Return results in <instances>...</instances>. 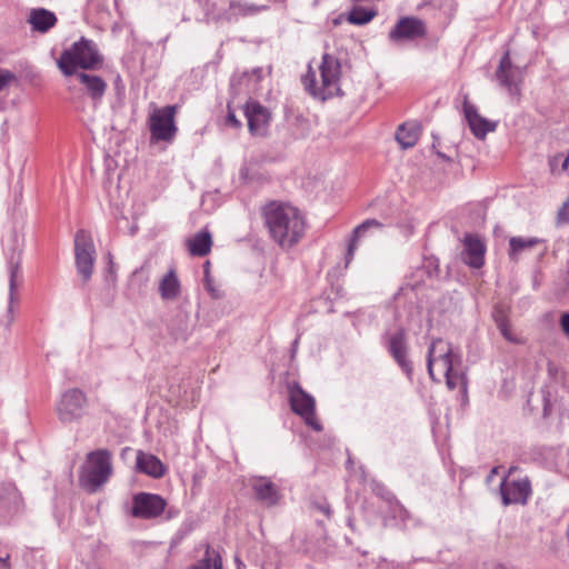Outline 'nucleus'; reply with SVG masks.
I'll list each match as a JSON object with an SVG mask.
<instances>
[{
	"label": "nucleus",
	"instance_id": "e433bc0d",
	"mask_svg": "<svg viewBox=\"0 0 569 569\" xmlns=\"http://www.w3.org/2000/svg\"><path fill=\"white\" fill-rule=\"evenodd\" d=\"M226 123L228 126L237 128V129L241 127L240 120L237 119L234 112L231 111L230 109H229L227 118H226Z\"/></svg>",
	"mask_w": 569,
	"mask_h": 569
},
{
	"label": "nucleus",
	"instance_id": "6ab92c4d",
	"mask_svg": "<svg viewBox=\"0 0 569 569\" xmlns=\"http://www.w3.org/2000/svg\"><path fill=\"white\" fill-rule=\"evenodd\" d=\"M250 486L256 498L266 506H274L280 500V493L277 486L267 477H254Z\"/></svg>",
	"mask_w": 569,
	"mask_h": 569
},
{
	"label": "nucleus",
	"instance_id": "9b49d317",
	"mask_svg": "<svg viewBox=\"0 0 569 569\" xmlns=\"http://www.w3.org/2000/svg\"><path fill=\"white\" fill-rule=\"evenodd\" d=\"M427 36V26L417 17H403L398 20L389 32V39L393 42L413 41Z\"/></svg>",
	"mask_w": 569,
	"mask_h": 569
},
{
	"label": "nucleus",
	"instance_id": "ddd939ff",
	"mask_svg": "<svg viewBox=\"0 0 569 569\" xmlns=\"http://www.w3.org/2000/svg\"><path fill=\"white\" fill-rule=\"evenodd\" d=\"M500 495L503 506L526 505L531 495V483L528 478L509 480L503 477L500 483Z\"/></svg>",
	"mask_w": 569,
	"mask_h": 569
},
{
	"label": "nucleus",
	"instance_id": "c756f323",
	"mask_svg": "<svg viewBox=\"0 0 569 569\" xmlns=\"http://www.w3.org/2000/svg\"><path fill=\"white\" fill-rule=\"evenodd\" d=\"M377 14L375 10H367L362 7H355L347 17L348 22L356 26H363L370 22Z\"/></svg>",
	"mask_w": 569,
	"mask_h": 569
},
{
	"label": "nucleus",
	"instance_id": "4468645a",
	"mask_svg": "<svg viewBox=\"0 0 569 569\" xmlns=\"http://www.w3.org/2000/svg\"><path fill=\"white\" fill-rule=\"evenodd\" d=\"M23 498L11 483L0 486V518L9 520L23 511Z\"/></svg>",
	"mask_w": 569,
	"mask_h": 569
},
{
	"label": "nucleus",
	"instance_id": "c03bdc74",
	"mask_svg": "<svg viewBox=\"0 0 569 569\" xmlns=\"http://www.w3.org/2000/svg\"><path fill=\"white\" fill-rule=\"evenodd\" d=\"M252 73L257 77V79H261L262 78V73H263V69L258 67V68H254L252 70Z\"/></svg>",
	"mask_w": 569,
	"mask_h": 569
},
{
	"label": "nucleus",
	"instance_id": "0eeeda50",
	"mask_svg": "<svg viewBox=\"0 0 569 569\" xmlns=\"http://www.w3.org/2000/svg\"><path fill=\"white\" fill-rule=\"evenodd\" d=\"M177 106L157 108L149 117V129L152 141H172L177 133L174 117Z\"/></svg>",
	"mask_w": 569,
	"mask_h": 569
},
{
	"label": "nucleus",
	"instance_id": "423d86ee",
	"mask_svg": "<svg viewBox=\"0 0 569 569\" xmlns=\"http://www.w3.org/2000/svg\"><path fill=\"white\" fill-rule=\"evenodd\" d=\"M495 79L499 87L505 89L512 100H520L525 80V69L512 63L508 50L499 61L495 72Z\"/></svg>",
	"mask_w": 569,
	"mask_h": 569
},
{
	"label": "nucleus",
	"instance_id": "79ce46f5",
	"mask_svg": "<svg viewBox=\"0 0 569 569\" xmlns=\"http://www.w3.org/2000/svg\"><path fill=\"white\" fill-rule=\"evenodd\" d=\"M373 490H375V492H377L378 495H381L382 497H385L383 496L385 491H386L387 496L390 495V492L387 491L386 488L383 486H381V485H378Z\"/></svg>",
	"mask_w": 569,
	"mask_h": 569
},
{
	"label": "nucleus",
	"instance_id": "7c9ffc66",
	"mask_svg": "<svg viewBox=\"0 0 569 569\" xmlns=\"http://www.w3.org/2000/svg\"><path fill=\"white\" fill-rule=\"evenodd\" d=\"M549 167L552 174L567 171L569 168V151L567 156L557 153L549 158Z\"/></svg>",
	"mask_w": 569,
	"mask_h": 569
},
{
	"label": "nucleus",
	"instance_id": "c9c22d12",
	"mask_svg": "<svg viewBox=\"0 0 569 569\" xmlns=\"http://www.w3.org/2000/svg\"><path fill=\"white\" fill-rule=\"evenodd\" d=\"M138 280L140 281L141 286H144L148 281V276L143 274L142 269H136L130 279L131 283Z\"/></svg>",
	"mask_w": 569,
	"mask_h": 569
},
{
	"label": "nucleus",
	"instance_id": "aec40b11",
	"mask_svg": "<svg viewBox=\"0 0 569 569\" xmlns=\"http://www.w3.org/2000/svg\"><path fill=\"white\" fill-rule=\"evenodd\" d=\"M78 81L82 84L86 93L90 97V99L94 103L101 102L108 84L107 82L99 76L87 73L84 71H80L74 74Z\"/></svg>",
	"mask_w": 569,
	"mask_h": 569
},
{
	"label": "nucleus",
	"instance_id": "8fccbe9b",
	"mask_svg": "<svg viewBox=\"0 0 569 569\" xmlns=\"http://www.w3.org/2000/svg\"><path fill=\"white\" fill-rule=\"evenodd\" d=\"M515 470H517V467H510L509 470H508V473L505 477H507V479H509V477L512 475V472Z\"/></svg>",
	"mask_w": 569,
	"mask_h": 569
},
{
	"label": "nucleus",
	"instance_id": "f03ea898",
	"mask_svg": "<svg viewBox=\"0 0 569 569\" xmlns=\"http://www.w3.org/2000/svg\"><path fill=\"white\" fill-rule=\"evenodd\" d=\"M427 367L433 381L446 379L449 389L459 386L466 388V375L462 371L461 356L453 350L451 345L442 339H436L428 349Z\"/></svg>",
	"mask_w": 569,
	"mask_h": 569
},
{
	"label": "nucleus",
	"instance_id": "2f4dec72",
	"mask_svg": "<svg viewBox=\"0 0 569 569\" xmlns=\"http://www.w3.org/2000/svg\"><path fill=\"white\" fill-rule=\"evenodd\" d=\"M17 81L16 74L8 69H0V92Z\"/></svg>",
	"mask_w": 569,
	"mask_h": 569
},
{
	"label": "nucleus",
	"instance_id": "412c9836",
	"mask_svg": "<svg viewBox=\"0 0 569 569\" xmlns=\"http://www.w3.org/2000/svg\"><path fill=\"white\" fill-rule=\"evenodd\" d=\"M268 6L249 3L244 0H228V9L224 12V18L228 21L238 20L239 18L257 16L266 11Z\"/></svg>",
	"mask_w": 569,
	"mask_h": 569
},
{
	"label": "nucleus",
	"instance_id": "473e14b6",
	"mask_svg": "<svg viewBox=\"0 0 569 569\" xmlns=\"http://www.w3.org/2000/svg\"><path fill=\"white\" fill-rule=\"evenodd\" d=\"M502 337L511 343H521V339L512 331L510 322L507 325H501L499 329Z\"/></svg>",
	"mask_w": 569,
	"mask_h": 569
},
{
	"label": "nucleus",
	"instance_id": "9d476101",
	"mask_svg": "<svg viewBox=\"0 0 569 569\" xmlns=\"http://www.w3.org/2000/svg\"><path fill=\"white\" fill-rule=\"evenodd\" d=\"M87 405V396L82 390L78 388L68 389L57 402L58 418L64 423L73 422L83 416Z\"/></svg>",
	"mask_w": 569,
	"mask_h": 569
},
{
	"label": "nucleus",
	"instance_id": "a18cd8bd",
	"mask_svg": "<svg viewBox=\"0 0 569 569\" xmlns=\"http://www.w3.org/2000/svg\"><path fill=\"white\" fill-rule=\"evenodd\" d=\"M213 568L214 569H222V561H221L220 557H216L213 559Z\"/></svg>",
	"mask_w": 569,
	"mask_h": 569
},
{
	"label": "nucleus",
	"instance_id": "f8f14e48",
	"mask_svg": "<svg viewBox=\"0 0 569 569\" xmlns=\"http://www.w3.org/2000/svg\"><path fill=\"white\" fill-rule=\"evenodd\" d=\"M131 515L139 519H152L159 517L166 509V500L153 493L139 492L133 497Z\"/></svg>",
	"mask_w": 569,
	"mask_h": 569
},
{
	"label": "nucleus",
	"instance_id": "4be33fe9",
	"mask_svg": "<svg viewBox=\"0 0 569 569\" xmlns=\"http://www.w3.org/2000/svg\"><path fill=\"white\" fill-rule=\"evenodd\" d=\"M136 465L139 472L146 473L156 479L163 477L167 471L164 465L158 457L151 453H146L141 450L137 452Z\"/></svg>",
	"mask_w": 569,
	"mask_h": 569
},
{
	"label": "nucleus",
	"instance_id": "c85d7f7f",
	"mask_svg": "<svg viewBox=\"0 0 569 569\" xmlns=\"http://www.w3.org/2000/svg\"><path fill=\"white\" fill-rule=\"evenodd\" d=\"M20 272V266L19 262H11L9 267V306H8V315L10 316V321L13 320V302L16 299V289H17V278Z\"/></svg>",
	"mask_w": 569,
	"mask_h": 569
},
{
	"label": "nucleus",
	"instance_id": "2eb2a0df",
	"mask_svg": "<svg viewBox=\"0 0 569 569\" xmlns=\"http://www.w3.org/2000/svg\"><path fill=\"white\" fill-rule=\"evenodd\" d=\"M388 350L402 371L408 377H411L412 366L407 358L408 346L403 329H399L395 333L390 335L388 339Z\"/></svg>",
	"mask_w": 569,
	"mask_h": 569
},
{
	"label": "nucleus",
	"instance_id": "20e7f679",
	"mask_svg": "<svg viewBox=\"0 0 569 569\" xmlns=\"http://www.w3.org/2000/svg\"><path fill=\"white\" fill-rule=\"evenodd\" d=\"M102 61L96 43L82 37L61 53L58 67L64 76L71 77L79 72L78 69L94 70Z\"/></svg>",
	"mask_w": 569,
	"mask_h": 569
},
{
	"label": "nucleus",
	"instance_id": "6e6552de",
	"mask_svg": "<svg viewBox=\"0 0 569 569\" xmlns=\"http://www.w3.org/2000/svg\"><path fill=\"white\" fill-rule=\"evenodd\" d=\"M76 267L79 276L87 282L93 272L96 261V248L91 234L86 230H79L74 237Z\"/></svg>",
	"mask_w": 569,
	"mask_h": 569
},
{
	"label": "nucleus",
	"instance_id": "f257e3e1",
	"mask_svg": "<svg viewBox=\"0 0 569 569\" xmlns=\"http://www.w3.org/2000/svg\"><path fill=\"white\" fill-rule=\"evenodd\" d=\"M270 237L282 248H292L303 237L306 219L293 206L279 202L268 203L262 211Z\"/></svg>",
	"mask_w": 569,
	"mask_h": 569
},
{
	"label": "nucleus",
	"instance_id": "b1692460",
	"mask_svg": "<svg viewBox=\"0 0 569 569\" xmlns=\"http://www.w3.org/2000/svg\"><path fill=\"white\" fill-rule=\"evenodd\" d=\"M383 224L377 219H367L359 226H357L351 234V238L348 243L347 253H346V266H348L355 257V252L357 250L358 240L365 236V233L370 229H382Z\"/></svg>",
	"mask_w": 569,
	"mask_h": 569
},
{
	"label": "nucleus",
	"instance_id": "5701e85b",
	"mask_svg": "<svg viewBox=\"0 0 569 569\" xmlns=\"http://www.w3.org/2000/svg\"><path fill=\"white\" fill-rule=\"evenodd\" d=\"M159 295L164 301H176L181 296V282L174 268H170L159 282Z\"/></svg>",
	"mask_w": 569,
	"mask_h": 569
},
{
	"label": "nucleus",
	"instance_id": "1a4fd4ad",
	"mask_svg": "<svg viewBox=\"0 0 569 569\" xmlns=\"http://www.w3.org/2000/svg\"><path fill=\"white\" fill-rule=\"evenodd\" d=\"M289 398L292 411L300 416L307 426L316 431H321L322 426L316 418L315 398L297 383L289 387Z\"/></svg>",
	"mask_w": 569,
	"mask_h": 569
},
{
	"label": "nucleus",
	"instance_id": "a878e982",
	"mask_svg": "<svg viewBox=\"0 0 569 569\" xmlns=\"http://www.w3.org/2000/svg\"><path fill=\"white\" fill-rule=\"evenodd\" d=\"M188 249L191 256L204 257L212 247L211 233L203 229L188 240Z\"/></svg>",
	"mask_w": 569,
	"mask_h": 569
},
{
	"label": "nucleus",
	"instance_id": "39448f33",
	"mask_svg": "<svg viewBox=\"0 0 569 569\" xmlns=\"http://www.w3.org/2000/svg\"><path fill=\"white\" fill-rule=\"evenodd\" d=\"M111 473V453L107 449H99L88 453L79 480L86 490L96 492L109 480Z\"/></svg>",
	"mask_w": 569,
	"mask_h": 569
},
{
	"label": "nucleus",
	"instance_id": "cd10ccee",
	"mask_svg": "<svg viewBox=\"0 0 569 569\" xmlns=\"http://www.w3.org/2000/svg\"><path fill=\"white\" fill-rule=\"evenodd\" d=\"M540 242H542V240L536 237H511L509 240V258L516 261L522 251L532 249Z\"/></svg>",
	"mask_w": 569,
	"mask_h": 569
},
{
	"label": "nucleus",
	"instance_id": "f3484780",
	"mask_svg": "<svg viewBox=\"0 0 569 569\" xmlns=\"http://www.w3.org/2000/svg\"><path fill=\"white\" fill-rule=\"evenodd\" d=\"M485 243L478 236L467 234L463 239L462 260L471 268H481L485 263Z\"/></svg>",
	"mask_w": 569,
	"mask_h": 569
},
{
	"label": "nucleus",
	"instance_id": "de8ad7c7",
	"mask_svg": "<svg viewBox=\"0 0 569 569\" xmlns=\"http://www.w3.org/2000/svg\"><path fill=\"white\" fill-rule=\"evenodd\" d=\"M206 555H207V558L203 559L202 566L206 567V569H208L210 567L209 550L206 551Z\"/></svg>",
	"mask_w": 569,
	"mask_h": 569
},
{
	"label": "nucleus",
	"instance_id": "f704fd0d",
	"mask_svg": "<svg viewBox=\"0 0 569 569\" xmlns=\"http://www.w3.org/2000/svg\"><path fill=\"white\" fill-rule=\"evenodd\" d=\"M204 286L207 291L210 293L212 298H219L220 293L219 291L213 287L212 279L210 278V274L207 273L204 277Z\"/></svg>",
	"mask_w": 569,
	"mask_h": 569
},
{
	"label": "nucleus",
	"instance_id": "72a5a7b5",
	"mask_svg": "<svg viewBox=\"0 0 569 569\" xmlns=\"http://www.w3.org/2000/svg\"><path fill=\"white\" fill-rule=\"evenodd\" d=\"M493 319H495V322H496L498 329L501 328L502 323L503 325L509 323V320H508L506 313L501 309H496L495 310Z\"/></svg>",
	"mask_w": 569,
	"mask_h": 569
},
{
	"label": "nucleus",
	"instance_id": "a19ab883",
	"mask_svg": "<svg viewBox=\"0 0 569 569\" xmlns=\"http://www.w3.org/2000/svg\"><path fill=\"white\" fill-rule=\"evenodd\" d=\"M0 565L4 569H10L9 555H7L6 557H0Z\"/></svg>",
	"mask_w": 569,
	"mask_h": 569
},
{
	"label": "nucleus",
	"instance_id": "37998d69",
	"mask_svg": "<svg viewBox=\"0 0 569 569\" xmlns=\"http://www.w3.org/2000/svg\"><path fill=\"white\" fill-rule=\"evenodd\" d=\"M116 89H117L118 92H120V90L123 89V83H122V79H121L120 76H118L116 78Z\"/></svg>",
	"mask_w": 569,
	"mask_h": 569
},
{
	"label": "nucleus",
	"instance_id": "a211bd4d",
	"mask_svg": "<svg viewBox=\"0 0 569 569\" xmlns=\"http://www.w3.org/2000/svg\"><path fill=\"white\" fill-rule=\"evenodd\" d=\"M463 112L471 132L478 139H483L487 133L496 130V123L481 117L478 113L477 108L468 101H465L463 103Z\"/></svg>",
	"mask_w": 569,
	"mask_h": 569
},
{
	"label": "nucleus",
	"instance_id": "7ed1b4c3",
	"mask_svg": "<svg viewBox=\"0 0 569 569\" xmlns=\"http://www.w3.org/2000/svg\"><path fill=\"white\" fill-rule=\"evenodd\" d=\"M318 69L320 73V81H318L316 70L312 69L311 64L308 66V71L301 79L305 90L310 96L321 101L339 96L341 91L340 61L332 54L323 53Z\"/></svg>",
	"mask_w": 569,
	"mask_h": 569
},
{
	"label": "nucleus",
	"instance_id": "393cba45",
	"mask_svg": "<svg viewBox=\"0 0 569 569\" xmlns=\"http://www.w3.org/2000/svg\"><path fill=\"white\" fill-rule=\"evenodd\" d=\"M28 22L32 30L44 33L56 24L57 17L53 12L43 8L32 9Z\"/></svg>",
	"mask_w": 569,
	"mask_h": 569
},
{
	"label": "nucleus",
	"instance_id": "49530a36",
	"mask_svg": "<svg viewBox=\"0 0 569 569\" xmlns=\"http://www.w3.org/2000/svg\"><path fill=\"white\" fill-rule=\"evenodd\" d=\"M499 467H493L487 477V481H491L492 478L498 473Z\"/></svg>",
	"mask_w": 569,
	"mask_h": 569
},
{
	"label": "nucleus",
	"instance_id": "ea45409f",
	"mask_svg": "<svg viewBox=\"0 0 569 569\" xmlns=\"http://www.w3.org/2000/svg\"><path fill=\"white\" fill-rule=\"evenodd\" d=\"M558 214L561 220H569V200L563 203Z\"/></svg>",
	"mask_w": 569,
	"mask_h": 569
},
{
	"label": "nucleus",
	"instance_id": "58836bf2",
	"mask_svg": "<svg viewBox=\"0 0 569 569\" xmlns=\"http://www.w3.org/2000/svg\"><path fill=\"white\" fill-rule=\"evenodd\" d=\"M560 325H561L563 332L569 338V313H563L561 316Z\"/></svg>",
	"mask_w": 569,
	"mask_h": 569
},
{
	"label": "nucleus",
	"instance_id": "4c0bfd02",
	"mask_svg": "<svg viewBox=\"0 0 569 569\" xmlns=\"http://www.w3.org/2000/svg\"><path fill=\"white\" fill-rule=\"evenodd\" d=\"M313 507L316 509H318L320 512H322L323 515H326L327 517H330L331 510H330V506L327 501L315 502Z\"/></svg>",
	"mask_w": 569,
	"mask_h": 569
},
{
	"label": "nucleus",
	"instance_id": "09e8293b",
	"mask_svg": "<svg viewBox=\"0 0 569 569\" xmlns=\"http://www.w3.org/2000/svg\"><path fill=\"white\" fill-rule=\"evenodd\" d=\"M203 268H204V277H206L207 276V271L209 272V270H210V262L206 261L204 264H203Z\"/></svg>",
	"mask_w": 569,
	"mask_h": 569
},
{
	"label": "nucleus",
	"instance_id": "bb28decb",
	"mask_svg": "<svg viewBox=\"0 0 569 569\" xmlns=\"http://www.w3.org/2000/svg\"><path fill=\"white\" fill-rule=\"evenodd\" d=\"M420 127L415 122H406L399 126L396 140L403 149L412 148L419 140Z\"/></svg>",
	"mask_w": 569,
	"mask_h": 569
},
{
	"label": "nucleus",
	"instance_id": "dca6fc26",
	"mask_svg": "<svg viewBox=\"0 0 569 569\" xmlns=\"http://www.w3.org/2000/svg\"><path fill=\"white\" fill-rule=\"evenodd\" d=\"M244 114L250 132L254 136L264 134L270 119L268 110L260 103L250 101L246 104Z\"/></svg>",
	"mask_w": 569,
	"mask_h": 569
}]
</instances>
